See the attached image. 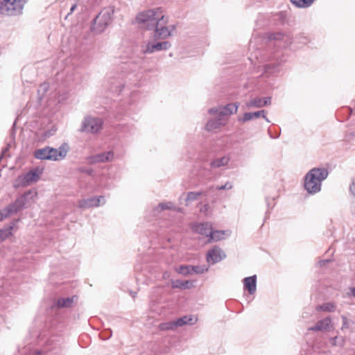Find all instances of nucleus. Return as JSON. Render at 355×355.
I'll list each match as a JSON object with an SVG mask.
<instances>
[{
    "label": "nucleus",
    "mask_w": 355,
    "mask_h": 355,
    "mask_svg": "<svg viewBox=\"0 0 355 355\" xmlns=\"http://www.w3.org/2000/svg\"><path fill=\"white\" fill-rule=\"evenodd\" d=\"M328 171L323 168H314L309 171L304 178V187L310 193L320 191L321 183L328 176Z\"/></svg>",
    "instance_id": "f257e3e1"
},
{
    "label": "nucleus",
    "mask_w": 355,
    "mask_h": 355,
    "mask_svg": "<svg viewBox=\"0 0 355 355\" xmlns=\"http://www.w3.org/2000/svg\"><path fill=\"white\" fill-rule=\"evenodd\" d=\"M136 20L138 23L146 24L148 28L159 26L162 22L167 24V19L160 8L141 12L137 15Z\"/></svg>",
    "instance_id": "f03ea898"
},
{
    "label": "nucleus",
    "mask_w": 355,
    "mask_h": 355,
    "mask_svg": "<svg viewBox=\"0 0 355 355\" xmlns=\"http://www.w3.org/2000/svg\"><path fill=\"white\" fill-rule=\"evenodd\" d=\"M25 3V0H1L0 14L4 16L17 15L21 12Z\"/></svg>",
    "instance_id": "7ed1b4c3"
},
{
    "label": "nucleus",
    "mask_w": 355,
    "mask_h": 355,
    "mask_svg": "<svg viewBox=\"0 0 355 355\" xmlns=\"http://www.w3.org/2000/svg\"><path fill=\"white\" fill-rule=\"evenodd\" d=\"M42 174V169L39 168L33 169L27 173L18 178L17 182L19 186L26 187L38 181Z\"/></svg>",
    "instance_id": "20e7f679"
},
{
    "label": "nucleus",
    "mask_w": 355,
    "mask_h": 355,
    "mask_svg": "<svg viewBox=\"0 0 355 355\" xmlns=\"http://www.w3.org/2000/svg\"><path fill=\"white\" fill-rule=\"evenodd\" d=\"M103 121L101 119L88 116L85 119L82 131L96 133L102 128Z\"/></svg>",
    "instance_id": "39448f33"
},
{
    "label": "nucleus",
    "mask_w": 355,
    "mask_h": 355,
    "mask_svg": "<svg viewBox=\"0 0 355 355\" xmlns=\"http://www.w3.org/2000/svg\"><path fill=\"white\" fill-rule=\"evenodd\" d=\"M238 107L239 105L237 103H230L218 108L210 109L209 112L211 114H216L221 119H225V116H229L236 113Z\"/></svg>",
    "instance_id": "423d86ee"
},
{
    "label": "nucleus",
    "mask_w": 355,
    "mask_h": 355,
    "mask_svg": "<svg viewBox=\"0 0 355 355\" xmlns=\"http://www.w3.org/2000/svg\"><path fill=\"white\" fill-rule=\"evenodd\" d=\"M49 159L57 161L64 159L68 153V146L67 144H63L59 148H53L49 147Z\"/></svg>",
    "instance_id": "0eeeda50"
},
{
    "label": "nucleus",
    "mask_w": 355,
    "mask_h": 355,
    "mask_svg": "<svg viewBox=\"0 0 355 355\" xmlns=\"http://www.w3.org/2000/svg\"><path fill=\"white\" fill-rule=\"evenodd\" d=\"M225 257L223 252L218 247H214L207 254V261L210 263H215L221 261Z\"/></svg>",
    "instance_id": "6e6552de"
},
{
    "label": "nucleus",
    "mask_w": 355,
    "mask_h": 355,
    "mask_svg": "<svg viewBox=\"0 0 355 355\" xmlns=\"http://www.w3.org/2000/svg\"><path fill=\"white\" fill-rule=\"evenodd\" d=\"M166 24L163 22L159 26H155V37L156 39H165L171 35V31L174 29L172 27L171 29L169 27L166 26Z\"/></svg>",
    "instance_id": "1a4fd4ad"
},
{
    "label": "nucleus",
    "mask_w": 355,
    "mask_h": 355,
    "mask_svg": "<svg viewBox=\"0 0 355 355\" xmlns=\"http://www.w3.org/2000/svg\"><path fill=\"white\" fill-rule=\"evenodd\" d=\"M114 154L113 151H107L98 154L93 157L92 162L94 163H102L111 162L114 159Z\"/></svg>",
    "instance_id": "9d476101"
},
{
    "label": "nucleus",
    "mask_w": 355,
    "mask_h": 355,
    "mask_svg": "<svg viewBox=\"0 0 355 355\" xmlns=\"http://www.w3.org/2000/svg\"><path fill=\"white\" fill-rule=\"evenodd\" d=\"M270 104V98H255L248 102L246 105L248 107H261Z\"/></svg>",
    "instance_id": "9b49d317"
},
{
    "label": "nucleus",
    "mask_w": 355,
    "mask_h": 355,
    "mask_svg": "<svg viewBox=\"0 0 355 355\" xmlns=\"http://www.w3.org/2000/svg\"><path fill=\"white\" fill-rule=\"evenodd\" d=\"M101 198L102 197L81 200L78 202V207L84 209L98 207L100 205Z\"/></svg>",
    "instance_id": "f8f14e48"
},
{
    "label": "nucleus",
    "mask_w": 355,
    "mask_h": 355,
    "mask_svg": "<svg viewBox=\"0 0 355 355\" xmlns=\"http://www.w3.org/2000/svg\"><path fill=\"white\" fill-rule=\"evenodd\" d=\"M171 44L168 42H158L156 44H148L145 49L144 52L147 53H151L155 51H161L167 49L170 47Z\"/></svg>",
    "instance_id": "ddd939ff"
},
{
    "label": "nucleus",
    "mask_w": 355,
    "mask_h": 355,
    "mask_svg": "<svg viewBox=\"0 0 355 355\" xmlns=\"http://www.w3.org/2000/svg\"><path fill=\"white\" fill-rule=\"evenodd\" d=\"M226 123L227 119H221L218 117V119L209 121L206 125V128L207 130L211 131L225 125Z\"/></svg>",
    "instance_id": "4468645a"
},
{
    "label": "nucleus",
    "mask_w": 355,
    "mask_h": 355,
    "mask_svg": "<svg viewBox=\"0 0 355 355\" xmlns=\"http://www.w3.org/2000/svg\"><path fill=\"white\" fill-rule=\"evenodd\" d=\"M257 279L256 276L248 277L244 279V287L247 289L250 294H253L257 289Z\"/></svg>",
    "instance_id": "2eb2a0df"
},
{
    "label": "nucleus",
    "mask_w": 355,
    "mask_h": 355,
    "mask_svg": "<svg viewBox=\"0 0 355 355\" xmlns=\"http://www.w3.org/2000/svg\"><path fill=\"white\" fill-rule=\"evenodd\" d=\"M331 323V318L327 317L318 321L311 329L314 331H324L329 328Z\"/></svg>",
    "instance_id": "dca6fc26"
},
{
    "label": "nucleus",
    "mask_w": 355,
    "mask_h": 355,
    "mask_svg": "<svg viewBox=\"0 0 355 355\" xmlns=\"http://www.w3.org/2000/svg\"><path fill=\"white\" fill-rule=\"evenodd\" d=\"M195 231L200 234L209 236L211 231V225L208 223H200L196 225Z\"/></svg>",
    "instance_id": "f3484780"
},
{
    "label": "nucleus",
    "mask_w": 355,
    "mask_h": 355,
    "mask_svg": "<svg viewBox=\"0 0 355 355\" xmlns=\"http://www.w3.org/2000/svg\"><path fill=\"white\" fill-rule=\"evenodd\" d=\"M109 18L107 16L105 15H102L100 13L94 21V28H98L97 26H101V28H99V31H102L104 26H105L108 23Z\"/></svg>",
    "instance_id": "a211bd4d"
},
{
    "label": "nucleus",
    "mask_w": 355,
    "mask_h": 355,
    "mask_svg": "<svg viewBox=\"0 0 355 355\" xmlns=\"http://www.w3.org/2000/svg\"><path fill=\"white\" fill-rule=\"evenodd\" d=\"M196 321V318L192 315H185L179 319H178L176 322V326H183L184 324H192Z\"/></svg>",
    "instance_id": "6ab92c4d"
},
{
    "label": "nucleus",
    "mask_w": 355,
    "mask_h": 355,
    "mask_svg": "<svg viewBox=\"0 0 355 355\" xmlns=\"http://www.w3.org/2000/svg\"><path fill=\"white\" fill-rule=\"evenodd\" d=\"M49 147H46L44 148L35 150L34 153V156L37 159H49Z\"/></svg>",
    "instance_id": "aec40b11"
},
{
    "label": "nucleus",
    "mask_w": 355,
    "mask_h": 355,
    "mask_svg": "<svg viewBox=\"0 0 355 355\" xmlns=\"http://www.w3.org/2000/svg\"><path fill=\"white\" fill-rule=\"evenodd\" d=\"M227 234V232L225 231H211L209 241H220L223 239Z\"/></svg>",
    "instance_id": "412c9836"
},
{
    "label": "nucleus",
    "mask_w": 355,
    "mask_h": 355,
    "mask_svg": "<svg viewBox=\"0 0 355 355\" xmlns=\"http://www.w3.org/2000/svg\"><path fill=\"white\" fill-rule=\"evenodd\" d=\"M316 309L320 311L333 312L336 309V304L333 302H327L318 306Z\"/></svg>",
    "instance_id": "4be33fe9"
},
{
    "label": "nucleus",
    "mask_w": 355,
    "mask_h": 355,
    "mask_svg": "<svg viewBox=\"0 0 355 355\" xmlns=\"http://www.w3.org/2000/svg\"><path fill=\"white\" fill-rule=\"evenodd\" d=\"M28 194V193H25L24 196H21V198H18L14 205H10V210L12 211H17L19 209H20L26 200V196Z\"/></svg>",
    "instance_id": "5701e85b"
},
{
    "label": "nucleus",
    "mask_w": 355,
    "mask_h": 355,
    "mask_svg": "<svg viewBox=\"0 0 355 355\" xmlns=\"http://www.w3.org/2000/svg\"><path fill=\"white\" fill-rule=\"evenodd\" d=\"M74 297L61 298L58 301V306L59 307H69L73 303Z\"/></svg>",
    "instance_id": "b1692460"
},
{
    "label": "nucleus",
    "mask_w": 355,
    "mask_h": 355,
    "mask_svg": "<svg viewBox=\"0 0 355 355\" xmlns=\"http://www.w3.org/2000/svg\"><path fill=\"white\" fill-rule=\"evenodd\" d=\"M296 6L300 8H306L311 6L314 0H291Z\"/></svg>",
    "instance_id": "393cba45"
},
{
    "label": "nucleus",
    "mask_w": 355,
    "mask_h": 355,
    "mask_svg": "<svg viewBox=\"0 0 355 355\" xmlns=\"http://www.w3.org/2000/svg\"><path fill=\"white\" fill-rule=\"evenodd\" d=\"M12 227L10 226L8 229L0 230V242L3 241L5 239L12 235Z\"/></svg>",
    "instance_id": "a878e982"
},
{
    "label": "nucleus",
    "mask_w": 355,
    "mask_h": 355,
    "mask_svg": "<svg viewBox=\"0 0 355 355\" xmlns=\"http://www.w3.org/2000/svg\"><path fill=\"white\" fill-rule=\"evenodd\" d=\"M175 271L178 273L182 274L184 275H187L189 274H191V266H180V267L175 269Z\"/></svg>",
    "instance_id": "bb28decb"
},
{
    "label": "nucleus",
    "mask_w": 355,
    "mask_h": 355,
    "mask_svg": "<svg viewBox=\"0 0 355 355\" xmlns=\"http://www.w3.org/2000/svg\"><path fill=\"white\" fill-rule=\"evenodd\" d=\"M192 286V282L189 281L184 282H177L175 284H173V288H189Z\"/></svg>",
    "instance_id": "cd10ccee"
},
{
    "label": "nucleus",
    "mask_w": 355,
    "mask_h": 355,
    "mask_svg": "<svg viewBox=\"0 0 355 355\" xmlns=\"http://www.w3.org/2000/svg\"><path fill=\"white\" fill-rule=\"evenodd\" d=\"M202 195L201 192H189L187 194V200L192 201L197 199L199 196Z\"/></svg>",
    "instance_id": "c85d7f7f"
},
{
    "label": "nucleus",
    "mask_w": 355,
    "mask_h": 355,
    "mask_svg": "<svg viewBox=\"0 0 355 355\" xmlns=\"http://www.w3.org/2000/svg\"><path fill=\"white\" fill-rule=\"evenodd\" d=\"M191 273L195 272L197 274L203 273L208 270V268L206 267H200V266H191Z\"/></svg>",
    "instance_id": "c756f323"
},
{
    "label": "nucleus",
    "mask_w": 355,
    "mask_h": 355,
    "mask_svg": "<svg viewBox=\"0 0 355 355\" xmlns=\"http://www.w3.org/2000/svg\"><path fill=\"white\" fill-rule=\"evenodd\" d=\"M176 322L175 321L174 322H166V323H164V324H162L160 325V327L162 329H166V330H168V329H173V328L176 327Z\"/></svg>",
    "instance_id": "7c9ffc66"
},
{
    "label": "nucleus",
    "mask_w": 355,
    "mask_h": 355,
    "mask_svg": "<svg viewBox=\"0 0 355 355\" xmlns=\"http://www.w3.org/2000/svg\"><path fill=\"white\" fill-rule=\"evenodd\" d=\"M254 118L253 114L251 112L245 113L242 118L239 119L240 121L245 122L250 121Z\"/></svg>",
    "instance_id": "2f4dec72"
},
{
    "label": "nucleus",
    "mask_w": 355,
    "mask_h": 355,
    "mask_svg": "<svg viewBox=\"0 0 355 355\" xmlns=\"http://www.w3.org/2000/svg\"><path fill=\"white\" fill-rule=\"evenodd\" d=\"M171 203H160L159 205V207H160V209L162 210H164V209H171Z\"/></svg>",
    "instance_id": "473e14b6"
},
{
    "label": "nucleus",
    "mask_w": 355,
    "mask_h": 355,
    "mask_svg": "<svg viewBox=\"0 0 355 355\" xmlns=\"http://www.w3.org/2000/svg\"><path fill=\"white\" fill-rule=\"evenodd\" d=\"M264 113L263 110L252 112L254 118H259L261 116H264Z\"/></svg>",
    "instance_id": "72a5a7b5"
},
{
    "label": "nucleus",
    "mask_w": 355,
    "mask_h": 355,
    "mask_svg": "<svg viewBox=\"0 0 355 355\" xmlns=\"http://www.w3.org/2000/svg\"><path fill=\"white\" fill-rule=\"evenodd\" d=\"M232 184L230 183L227 182V183H226L223 186L218 187L217 189L218 190H221V189H232Z\"/></svg>",
    "instance_id": "f704fd0d"
},
{
    "label": "nucleus",
    "mask_w": 355,
    "mask_h": 355,
    "mask_svg": "<svg viewBox=\"0 0 355 355\" xmlns=\"http://www.w3.org/2000/svg\"><path fill=\"white\" fill-rule=\"evenodd\" d=\"M347 295H352L355 297V287H351L349 288V292L347 293Z\"/></svg>",
    "instance_id": "c9c22d12"
},
{
    "label": "nucleus",
    "mask_w": 355,
    "mask_h": 355,
    "mask_svg": "<svg viewBox=\"0 0 355 355\" xmlns=\"http://www.w3.org/2000/svg\"><path fill=\"white\" fill-rule=\"evenodd\" d=\"M76 4H74L71 6V9H70V13L69 14H71L76 8Z\"/></svg>",
    "instance_id": "e433bc0d"
},
{
    "label": "nucleus",
    "mask_w": 355,
    "mask_h": 355,
    "mask_svg": "<svg viewBox=\"0 0 355 355\" xmlns=\"http://www.w3.org/2000/svg\"><path fill=\"white\" fill-rule=\"evenodd\" d=\"M351 191L353 194L355 196V181L353 183V186L351 187Z\"/></svg>",
    "instance_id": "4c0bfd02"
},
{
    "label": "nucleus",
    "mask_w": 355,
    "mask_h": 355,
    "mask_svg": "<svg viewBox=\"0 0 355 355\" xmlns=\"http://www.w3.org/2000/svg\"><path fill=\"white\" fill-rule=\"evenodd\" d=\"M343 328L345 327L347 324V318L346 317L343 316Z\"/></svg>",
    "instance_id": "58836bf2"
},
{
    "label": "nucleus",
    "mask_w": 355,
    "mask_h": 355,
    "mask_svg": "<svg viewBox=\"0 0 355 355\" xmlns=\"http://www.w3.org/2000/svg\"><path fill=\"white\" fill-rule=\"evenodd\" d=\"M214 166H220V164H218V163H217V162H214Z\"/></svg>",
    "instance_id": "ea45409f"
},
{
    "label": "nucleus",
    "mask_w": 355,
    "mask_h": 355,
    "mask_svg": "<svg viewBox=\"0 0 355 355\" xmlns=\"http://www.w3.org/2000/svg\"><path fill=\"white\" fill-rule=\"evenodd\" d=\"M354 112H355V107H354Z\"/></svg>",
    "instance_id": "a19ab883"
}]
</instances>
